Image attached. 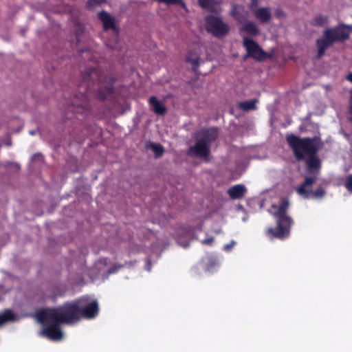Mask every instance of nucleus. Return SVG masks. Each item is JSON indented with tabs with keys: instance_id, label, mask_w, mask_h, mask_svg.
Listing matches in <instances>:
<instances>
[{
	"instance_id": "f257e3e1",
	"label": "nucleus",
	"mask_w": 352,
	"mask_h": 352,
	"mask_svg": "<svg viewBox=\"0 0 352 352\" xmlns=\"http://www.w3.org/2000/svg\"><path fill=\"white\" fill-rule=\"evenodd\" d=\"M285 140L295 159L298 162L305 160L307 170L311 175L305 177L303 183L296 188L297 193L305 199H322L326 195L323 187L320 186L315 190L307 189L317 180V175L322 166V162L318 156V153L324 146L320 132L313 137L303 138L294 133H287Z\"/></svg>"
},
{
	"instance_id": "f03ea898",
	"label": "nucleus",
	"mask_w": 352,
	"mask_h": 352,
	"mask_svg": "<svg viewBox=\"0 0 352 352\" xmlns=\"http://www.w3.org/2000/svg\"><path fill=\"white\" fill-rule=\"evenodd\" d=\"M116 78L102 74L94 67L88 68L82 74L78 85L79 94L74 96L66 109V120H72L78 115L87 116L90 111L89 98L95 96L103 101L113 94Z\"/></svg>"
},
{
	"instance_id": "7ed1b4c3",
	"label": "nucleus",
	"mask_w": 352,
	"mask_h": 352,
	"mask_svg": "<svg viewBox=\"0 0 352 352\" xmlns=\"http://www.w3.org/2000/svg\"><path fill=\"white\" fill-rule=\"evenodd\" d=\"M36 317L43 327L40 335L53 341H58L63 338L62 324H72L63 306L53 308H44L36 311Z\"/></svg>"
},
{
	"instance_id": "20e7f679",
	"label": "nucleus",
	"mask_w": 352,
	"mask_h": 352,
	"mask_svg": "<svg viewBox=\"0 0 352 352\" xmlns=\"http://www.w3.org/2000/svg\"><path fill=\"white\" fill-rule=\"evenodd\" d=\"M352 34V25L343 23H338L332 28H327L323 31L322 36L316 41L317 47L316 58H321L326 50L336 43H344Z\"/></svg>"
},
{
	"instance_id": "39448f33",
	"label": "nucleus",
	"mask_w": 352,
	"mask_h": 352,
	"mask_svg": "<svg viewBox=\"0 0 352 352\" xmlns=\"http://www.w3.org/2000/svg\"><path fill=\"white\" fill-rule=\"evenodd\" d=\"M289 206L287 199H283L278 206H273L274 208H276L273 214L276 219V227L269 228L267 234L278 239H285L289 236L293 219L287 214Z\"/></svg>"
},
{
	"instance_id": "423d86ee",
	"label": "nucleus",
	"mask_w": 352,
	"mask_h": 352,
	"mask_svg": "<svg viewBox=\"0 0 352 352\" xmlns=\"http://www.w3.org/2000/svg\"><path fill=\"white\" fill-rule=\"evenodd\" d=\"M201 137L195 142L193 146H190L186 155L192 157L206 158L210 153V146L219 137V130L216 127H210L202 129Z\"/></svg>"
},
{
	"instance_id": "0eeeda50",
	"label": "nucleus",
	"mask_w": 352,
	"mask_h": 352,
	"mask_svg": "<svg viewBox=\"0 0 352 352\" xmlns=\"http://www.w3.org/2000/svg\"><path fill=\"white\" fill-rule=\"evenodd\" d=\"M62 306L72 323L82 318L93 319L99 311L98 303L96 300L85 305H81L79 301H73L64 303Z\"/></svg>"
},
{
	"instance_id": "6e6552de",
	"label": "nucleus",
	"mask_w": 352,
	"mask_h": 352,
	"mask_svg": "<svg viewBox=\"0 0 352 352\" xmlns=\"http://www.w3.org/2000/svg\"><path fill=\"white\" fill-rule=\"evenodd\" d=\"M205 21L207 32L217 38H223L229 32L228 25L221 17L208 15L205 17Z\"/></svg>"
},
{
	"instance_id": "1a4fd4ad",
	"label": "nucleus",
	"mask_w": 352,
	"mask_h": 352,
	"mask_svg": "<svg viewBox=\"0 0 352 352\" xmlns=\"http://www.w3.org/2000/svg\"><path fill=\"white\" fill-rule=\"evenodd\" d=\"M243 45L247 51L245 58L250 57L261 62L267 58L270 57L256 41L251 38L244 37L243 39Z\"/></svg>"
},
{
	"instance_id": "9d476101",
	"label": "nucleus",
	"mask_w": 352,
	"mask_h": 352,
	"mask_svg": "<svg viewBox=\"0 0 352 352\" xmlns=\"http://www.w3.org/2000/svg\"><path fill=\"white\" fill-rule=\"evenodd\" d=\"M198 4L204 10L214 14H220L223 10L221 0H198Z\"/></svg>"
},
{
	"instance_id": "9b49d317",
	"label": "nucleus",
	"mask_w": 352,
	"mask_h": 352,
	"mask_svg": "<svg viewBox=\"0 0 352 352\" xmlns=\"http://www.w3.org/2000/svg\"><path fill=\"white\" fill-rule=\"evenodd\" d=\"M98 19L102 23L105 31L112 30L117 31L115 19L107 12L102 10L98 14Z\"/></svg>"
},
{
	"instance_id": "f8f14e48",
	"label": "nucleus",
	"mask_w": 352,
	"mask_h": 352,
	"mask_svg": "<svg viewBox=\"0 0 352 352\" xmlns=\"http://www.w3.org/2000/svg\"><path fill=\"white\" fill-rule=\"evenodd\" d=\"M256 19L261 24L267 23L272 19L271 8L270 7H261L252 12Z\"/></svg>"
},
{
	"instance_id": "ddd939ff",
	"label": "nucleus",
	"mask_w": 352,
	"mask_h": 352,
	"mask_svg": "<svg viewBox=\"0 0 352 352\" xmlns=\"http://www.w3.org/2000/svg\"><path fill=\"white\" fill-rule=\"evenodd\" d=\"M248 12L243 6L233 4L230 11V15L239 23L245 21L248 18Z\"/></svg>"
},
{
	"instance_id": "4468645a",
	"label": "nucleus",
	"mask_w": 352,
	"mask_h": 352,
	"mask_svg": "<svg viewBox=\"0 0 352 352\" xmlns=\"http://www.w3.org/2000/svg\"><path fill=\"white\" fill-rule=\"evenodd\" d=\"M247 192V188L243 184H236L228 190V194L230 199H241Z\"/></svg>"
},
{
	"instance_id": "2eb2a0df",
	"label": "nucleus",
	"mask_w": 352,
	"mask_h": 352,
	"mask_svg": "<svg viewBox=\"0 0 352 352\" xmlns=\"http://www.w3.org/2000/svg\"><path fill=\"white\" fill-rule=\"evenodd\" d=\"M148 103L152 106L153 110L156 114L159 116H164L166 113L167 110L166 107L164 103L158 100L155 96L150 97L148 99Z\"/></svg>"
},
{
	"instance_id": "dca6fc26",
	"label": "nucleus",
	"mask_w": 352,
	"mask_h": 352,
	"mask_svg": "<svg viewBox=\"0 0 352 352\" xmlns=\"http://www.w3.org/2000/svg\"><path fill=\"white\" fill-rule=\"evenodd\" d=\"M241 32H244L251 36H258L260 30L258 25L253 21H248L240 28Z\"/></svg>"
},
{
	"instance_id": "f3484780",
	"label": "nucleus",
	"mask_w": 352,
	"mask_h": 352,
	"mask_svg": "<svg viewBox=\"0 0 352 352\" xmlns=\"http://www.w3.org/2000/svg\"><path fill=\"white\" fill-rule=\"evenodd\" d=\"M329 23V18L327 15L317 14L312 18L310 24L314 27H323Z\"/></svg>"
},
{
	"instance_id": "a211bd4d",
	"label": "nucleus",
	"mask_w": 352,
	"mask_h": 352,
	"mask_svg": "<svg viewBox=\"0 0 352 352\" xmlns=\"http://www.w3.org/2000/svg\"><path fill=\"white\" fill-rule=\"evenodd\" d=\"M16 319V315L9 309L0 314V326L8 322H13Z\"/></svg>"
},
{
	"instance_id": "6ab92c4d",
	"label": "nucleus",
	"mask_w": 352,
	"mask_h": 352,
	"mask_svg": "<svg viewBox=\"0 0 352 352\" xmlns=\"http://www.w3.org/2000/svg\"><path fill=\"white\" fill-rule=\"evenodd\" d=\"M256 102L257 100H250L244 102H241L239 103V107L245 111L254 110L256 109Z\"/></svg>"
},
{
	"instance_id": "aec40b11",
	"label": "nucleus",
	"mask_w": 352,
	"mask_h": 352,
	"mask_svg": "<svg viewBox=\"0 0 352 352\" xmlns=\"http://www.w3.org/2000/svg\"><path fill=\"white\" fill-rule=\"evenodd\" d=\"M186 62L192 65V69L197 72L199 66V58L197 56H194L192 53H189L186 58Z\"/></svg>"
},
{
	"instance_id": "412c9836",
	"label": "nucleus",
	"mask_w": 352,
	"mask_h": 352,
	"mask_svg": "<svg viewBox=\"0 0 352 352\" xmlns=\"http://www.w3.org/2000/svg\"><path fill=\"white\" fill-rule=\"evenodd\" d=\"M128 265L131 267V266H132V263L131 262H125L124 264H115V265H112L108 270L107 274L109 275V274H115V273L118 272L122 268L127 266Z\"/></svg>"
},
{
	"instance_id": "4be33fe9",
	"label": "nucleus",
	"mask_w": 352,
	"mask_h": 352,
	"mask_svg": "<svg viewBox=\"0 0 352 352\" xmlns=\"http://www.w3.org/2000/svg\"><path fill=\"white\" fill-rule=\"evenodd\" d=\"M151 148L154 152L156 157H161L164 152V147L160 144L151 143Z\"/></svg>"
},
{
	"instance_id": "5701e85b",
	"label": "nucleus",
	"mask_w": 352,
	"mask_h": 352,
	"mask_svg": "<svg viewBox=\"0 0 352 352\" xmlns=\"http://www.w3.org/2000/svg\"><path fill=\"white\" fill-rule=\"evenodd\" d=\"M107 0H88L87 2V8L89 10H93L96 6H100L106 3Z\"/></svg>"
},
{
	"instance_id": "b1692460",
	"label": "nucleus",
	"mask_w": 352,
	"mask_h": 352,
	"mask_svg": "<svg viewBox=\"0 0 352 352\" xmlns=\"http://www.w3.org/2000/svg\"><path fill=\"white\" fill-rule=\"evenodd\" d=\"M160 3H164L167 5L177 4L181 6L184 9L186 10V5L182 0H155Z\"/></svg>"
},
{
	"instance_id": "393cba45",
	"label": "nucleus",
	"mask_w": 352,
	"mask_h": 352,
	"mask_svg": "<svg viewBox=\"0 0 352 352\" xmlns=\"http://www.w3.org/2000/svg\"><path fill=\"white\" fill-rule=\"evenodd\" d=\"M344 186L349 192L352 193V174L346 177Z\"/></svg>"
},
{
	"instance_id": "a878e982",
	"label": "nucleus",
	"mask_w": 352,
	"mask_h": 352,
	"mask_svg": "<svg viewBox=\"0 0 352 352\" xmlns=\"http://www.w3.org/2000/svg\"><path fill=\"white\" fill-rule=\"evenodd\" d=\"M258 1L259 0H250V2L248 3V8L252 12H253V10L258 8Z\"/></svg>"
},
{
	"instance_id": "bb28decb",
	"label": "nucleus",
	"mask_w": 352,
	"mask_h": 352,
	"mask_svg": "<svg viewBox=\"0 0 352 352\" xmlns=\"http://www.w3.org/2000/svg\"><path fill=\"white\" fill-rule=\"evenodd\" d=\"M349 113L351 115L349 118V121L352 123V89L350 90V105L349 108Z\"/></svg>"
},
{
	"instance_id": "cd10ccee",
	"label": "nucleus",
	"mask_w": 352,
	"mask_h": 352,
	"mask_svg": "<svg viewBox=\"0 0 352 352\" xmlns=\"http://www.w3.org/2000/svg\"><path fill=\"white\" fill-rule=\"evenodd\" d=\"M82 33H83V30L80 28H79L78 30H76L75 36H76V41L78 43L80 42V38L81 35L82 34Z\"/></svg>"
},
{
	"instance_id": "c85d7f7f",
	"label": "nucleus",
	"mask_w": 352,
	"mask_h": 352,
	"mask_svg": "<svg viewBox=\"0 0 352 352\" xmlns=\"http://www.w3.org/2000/svg\"><path fill=\"white\" fill-rule=\"evenodd\" d=\"M214 241V238L213 237H210V238H207V239H204L201 243L203 244H205V245H210Z\"/></svg>"
},
{
	"instance_id": "c756f323",
	"label": "nucleus",
	"mask_w": 352,
	"mask_h": 352,
	"mask_svg": "<svg viewBox=\"0 0 352 352\" xmlns=\"http://www.w3.org/2000/svg\"><path fill=\"white\" fill-rule=\"evenodd\" d=\"M346 79L352 83V72L348 74V75L346 76Z\"/></svg>"
},
{
	"instance_id": "7c9ffc66",
	"label": "nucleus",
	"mask_w": 352,
	"mask_h": 352,
	"mask_svg": "<svg viewBox=\"0 0 352 352\" xmlns=\"http://www.w3.org/2000/svg\"><path fill=\"white\" fill-rule=\"evenodd\" d=\"M234 244V241H232V243L230 244H228L225 246V249L226 250H229L230 248H231Z\"/></svg>"
},
{
	"instance_id": "2f4dec72",
	"label": "nucleus",
	"mask_w": 352,
	"mask_h": 352,
	"mask_svg": "<svg viewBox=\"0 0 352 352\" xmlns=\"http://www.w3.org/2000/svg\"><path fill=\"white\" fill-rule=\"evenodd\" d=\"M147 264H148L147 270L150 271L151 270V263L150 261H148Z\"/></svg>"
},
{
	"instance_id": "473e14b6",
	"label": "nucleus",
	"mask_w": 352,
	"mask_h": 352,
	"mask_svg": "<svg viewBox=\"0 0 352 352\" xmlns=\"http://www.w3.org/2000/svg\"><path fill=\"white\" fill-rule=\"evenodd\" d=\"M30 133L31 135H34V134H35L34 131H30Z\"/></svg>"
}]
</instances>
